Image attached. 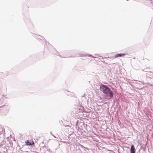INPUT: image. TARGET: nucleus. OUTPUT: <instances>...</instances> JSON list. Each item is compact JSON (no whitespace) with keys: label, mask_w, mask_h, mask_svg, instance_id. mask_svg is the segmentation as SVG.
<instances>
[{"label":"nucleus","mask_w":153,"mask_h":153,"mask_svg":"<svg viewBox=\"0 0 153 153\" xmlns=\"http://www.w3.org/2000/svg\"><path fill=\"white\" fill-rule=\"evenodd\" d=\"M126 55L125 54H117L115 55V58L118 57H121L123 56H124Z\"/></svg>","instance_id":"obj_4"},{"label":"nucleus","mask_w":153,"mask_h":153,"mask_svg":"<svg viewBox=\"0 0 153 153\" xmlns=\"http://www.w3.org/2000/svg\"><path fill=\"white\" fill-rule=\"evenodd\" d=\"M100 89L103 93L106 94V95L111 98L113 97L114 94L113 91L111 90L109 88L105 85H101L100 86Z\"/></svg>","instance_id":"obj_1"},{"label":"nucleus","mask_w":153,"mask_h":153,"mask_svg":"<svg viewBox=\"0 0 153 153\" xmlns=\"http://www.w3.org/2000/svg\"><path fill=\"white\" fill-rule=\"evenodd\" d=\"M26 144L27 145H33L34 144V143L33 141H31V140H27L25 142Z\"/></svg>","instance_id":"obj_2"},{"label":"nucleus","mask_w":153,"mask_h":153,"mask_svg":"<svg viewBox=\"0 0 153 153\" xmlns=\"http://www.w3.org/2000/svg\"><path fill=\"white\" fill-rule=\"evenodd\" d=\"M130 151L131 153H135V150L134 145H132L131 146Z\"/></svg>","instance_id":"obj_3"}]
</instances>
